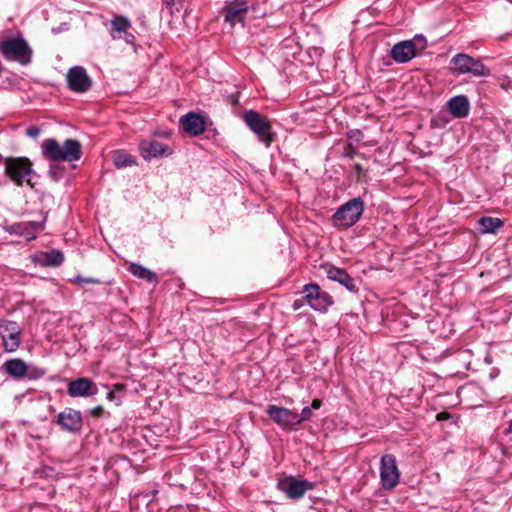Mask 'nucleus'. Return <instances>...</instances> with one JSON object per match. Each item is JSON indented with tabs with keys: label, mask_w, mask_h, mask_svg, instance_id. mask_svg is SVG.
I'll return each instance as SVG.
<instances>
[{
	"label": "nucleus",
	"mask_w": 512,
	"mask_h": 512,
	"mask_svg": "<svg viewBox=\"0 0 512 512\" xmlns=\"http://www.w3.org/2000/svg\"><path fill=\"white\" fill-rule=\"evenodd\" d=\"M44 158L52 161H77L81 158V144L75 139H66L61 146L54 138L43 141L41 145Z\"/></svg>",
	"instance_id": "obj_1"
},
{
	"label": "nucleus",
	"mask_w": 512,
	"mask_h": 512,
	"mask_svg": "<svg viewBox=\"0 0 512 512\" xmlns=\"http://www.w3.org/2000/svg\"><path fill=\"white\" fill-rule=\"evenodd\" d=\"M5 174L17 186L24 182L32 186L31 179L35 175L32 162L27 157H6L3 159Z\"/></svg>",
	"instance_id": "obj_2"
},
{
	"label": "nucleus",
	"mask_w": 512,
	"mask_h": 512,
	"mask_svg": "<svg viewBox=\"0 0 512 512\" xmlns=\"http://www.w3.org/2000/svg\"><path fill=\"white\" fill-rule=\"evenodd\" d=\"M364 211V202L360 197L353 198L340 206L333 214L334 226L339 229H347L356 224Z\"/></svg>",
	"instance_id": "obj_3"
},
{
	"label": "nucleus",
	"mask_w": 512,
	"mask_h": 512,
	"mask_svg": "<svg viewBox=\"0 0 512 512\" xmlns=\"http://www.w3.org/2000/svg\"><path fill=\"white\" fill-rule=\"evenodd\" d=\"M0 53L8 61L27 65L32 59V49L23 38H8L0 43Z\"/></svg>",
	"instance_id": "obj_4"
},
{
	"label": "nucleus",
	"mask_w": 512,
	"mask_h": 512,
	"mask_svg": "<svg viewBox=\"0 0 512 512\" xmlns=\"http://www.w3.org/2000/svg\"><path fill=\"white\" fill-rule=\"evenodd\" d=\"M450 63L453 65V73L456 75L472 74L476 77L490 75V70L478 59L464 53H458L452 57Z\"/></svg>",
	"instance_id": "obj_5"
},
{
	"label": "nucleus",
	"mask_w": 512,
	"mask_h": 512,
	"mask_svg": "<svg viewBox=\"0 0 512 512\" xmlns=\"http://www.w3.org/2000/svg\"><path fill=\"white\" fill-rule=\"evenodd\" d=\"M243 120L249 129L257 135L258 139L266 145V147L271 145L273 142V133L271 123L267 117L261 115L255 110H249L244 113Z\"/></svg>",
	"instance_id": "obj_6"
},
{
	"label": "nucleus",
	"mask_w": 512,
	"mask_h": 512,
	"mask_svg": "<svg viewBox=\"0 0 512 512\" xmlns=\"http://www.w3.org/2000/svg\"><path fill=\"white\" fill-rule=\"evenodd\" d=\"M315 483L295 476H286L277 482V489L291 500L301 499L307 491L313 490Z\"/></svg>",
	"instance_id": "obj_7"
},
{
	"label": "nucleus",
	"mask_w": 512,
	"mask_h": 512,
	"mask_svg": "<svg viewBox=\"0 0 512 512\" xmlns=\"http://www.w3.org/2000/svg\"><path fill=\"white\" fill-rule=\"evenodd\" d=\"M400 470L394 455L386 454L380 460V482L384 490H393L400 481Z\"/></svg>",
	"instance_id": "obj_8"
},
{
	"label": "nucleus",
	"mask_w": 512,
	"mask_h": 512,
	"mask_svg": "<svg viewBox=\"0 0 512 512\" xmlns=\"http://www.w3.org/2000/svg\"><path fill=\"white\" fill-rule=\"evenodd\" d=\"M0 336L6 352H15L21 344V328L16 321L0 319Z\"/></svg>",
	"instance_id": "obj_9"
},
{
	"label": "nucleus",
	"mask_w": 512,
	"mask_h": 512,
	"mask_svg": "<svg viewBox=\"0 0 512 512\" xmlns=\"http://www.w3.org/2000/svg\"><path fill=\"white\" fill-rule=\"evenodd\" d=\"M249 6L246 0H230L227 1L221 10L224 21L231 27L237 23L244 24Z\"/></svg>",
	"instance_id": "obj_10"
},
{
	"label": "nucleus",
	"mask_w": 512,
	"mask_h": 512,
	"mask_svg": "<svg viewBox=\"0 0 512 512\" xmlns=\"http://www.w3.org/2000/svg\"><path fill=\"white\" fill-rule=\"evenodd\" d=\"M303 293L308 304L316 311L324 312L333 303L332 297L317 284L305 285Z\"/></svg>",
	"instance_id": "obj_11"
},
{
	"label": "nucleus",
	"mask_w": 512,
	"mask_h": 512,
	"mask_svg": "<svg viewBox=\"0 0 512 512\" xmlns=\"http://www.w3.org/2000/svg\"><path fill=\"white\" fill-rule=\"evenodd\" d=\"M66 80L69 89L76 93L87 92L92 85V79L81 66L70 68L66 74Z\"/></svg>",
	"instance_id": "obj_12"
},
{
	"label": "nucleus",
	"mask_w": 512,
	"mask_h": 512,
	"mask_svg": "<svg viewBox=\"0 0 512 512\" xmlns=\"http://www.w3.org/2000/svg\"><path fill=\"white\" fill-rule=\"evenodd\" d=\"M56 423L64 431L78 433L83 426L81 412L72 408H65L57 415Z\"/></svg>",
	"instance_id": "obj_13"
},
{
	"label": "nucleus",
	"mask_w": 512,
	"mask_h": 512,
	"mask_svg": "<svg viewBox=\"0 0 512 512\" xmlns=\"http://www.w3.org/2000/svg\"><path fill=\"white\" fill-rule=\"evenodd\" d=\"M267 415L281 428L292 429L296 426V412L286 407L269 405Z\"/></svg>",
	"instance_id": "obj_14"
},
{
	"label": "nucleus",
	"mask_w": 512,
	"mask_h": 512,
	"mask_svg": "<svg viewBox=\"0 0 512 512\" xmlns=\"http://www.w3.org/2000/svg\"><path fill=\"white\" fill-rule=\"evenodd\" d=\"M67 393L70 397H89L97 393V386L90 378L80 377L68 383Z\"/></svg>",
	"instance_id": "obj_15"
},
{
	"label": "nucleus",
	"mask_w": 512,
	"mask_h": 512,
	"mask_svg": "<svg viewBox=\"0 0 512 512\" xmlns=\"http://www.w3.org/2000/svg\"><path fill=\"white\" fill-rule=\"evenodd\" d=\"M390 56L397 63H406L416 56V46L412 40H406L395 44Z\"/></svg>",
	"instance_id": "obj_16"
},
{
	"label": "nucleus",
	"mask_w": 512,
	"mask_h": 512,
	"mask_svg": "<svg viewBox=\"0 0 512 512\" xmlns=\"http://www.w3.org/2000/svg\"><path fill=\"white\" fill-rule=\"evenodd\" d=\"M322 268L325 270L326 275L330 280L338 282L349 291H357L354 279L344 269L337 268L329 264L323 265Z\"/></svg>",
	"instance_id": "obj_17"
},
{
	"label": "nucleus",
	"mask_w": 512,
	"mask_h": 512,
	"mask_svg": "<svg viewBox=\"0 0 512 512\" xmlns=\"http://www.w3.org/2000/svg\"><path fill=\"white\" fill-rule=\"evenodd\" d=\"M180 125L189 135L199 136L205 131V122L201 115L189 112L180 118Z\"/></svg>",
	"instance_id": "obj_18"
},
{
	"label": "nucleus",
	"mask_w": 512,
	"mask_h": 512,
	"mask_svg": "<svg viewBox=\"0 0 512 512\" xmlns=\"http://www.w3.org/2000/svg\"><path fill=\"white\" fill-rule=\"evenodd\" d=\"M139 151L145 160L166 155L168 147L156 140H143L139 144Z\"/></svg>",
	"instance_id": "obj_19"
},
{
	"label": "nucleus",
	"mask_w": 512,
	"mask_h": 512,
	"mask_svg": "<svg viewBox=\"0 0 512 512\" xmlns=\"http://www.w3.org/2000/svg\"><path fill=\"white\" fill-rule=\"evenodd\" d=\"M447 108L453 117L464 118L469 114V100L465 95L454 96L447 102Z\"/></svg>",
	"instance_id": "obj_20"
},
{
	"label": "nucleus",
	"mask_w": 512,
	"mask_h": 512,
	"mask_svg": "<svg viewBox=\"0 0 512 512\" xmlns=\"http://www.w3.org/2000/svg\"><path fill=\"white\" fill-rule=\"evenodd\" d=\"M2 368L5 371V373H7L10 377L15 379H22L28 373V365L25 363L24 360L20 358L7 360L2 365Z\"/></svg>",
	"instance_id": "obj_21"
},
{
	"label": "nucleus",
	"mask_w": 512,
	"mask_h": 512,
	"mask_svg": "<svg viewBox=\"0 0 512 512\" xmlns=\"http://www.w3.org/2000/svg\"><path fill=\"white\" fill-rule=\"evenodd\" d=\"M110 23V35L114 40L120 39L122 32H125V30H128L131 27V21L123 15H115L111 19Z\"/></svg>",
	"instance_id": "obj_22"
},
{
	"label": "nucleus",
	"mask_w": 512,
	"mask_h": 512,
	"mask_svg": "<svg viewBox=\"0 0 512 512\" xmlns=\"http://www.w3.org/2000/svg\"><path fill=\"white\" fill-rule=\"evenodd\" d=\"M503 225L499 218L484 216L478 220V230L481 234L496 233Z\"/></svg>",
	"instance_id": "obj_23"
},
{
	"label": "nucleus",
	"mask_w": 512,
	"mask_h": 512,
	"mask_svg": "<svg viewBox=\"0 0 512 512\" xmlns=\"http://www.w3.org/2000/svg\"><path fill=\"white\" fill-rule=\"evenodd\" d=\"M128 271L135 277L143 279V280L147 281L148 283L158 281L156 273H154L153 271L149 270L148 268H146L140 264L132 263L128 267Z\"/></svg>",
	"instance_id": "obj_24"
},
{
	"label": "nucleus",
	"mask_w": 512,
	"mask_h": 512,
	"mask_svg": "<svg viewBox=\"0 0 512 512\" xmlns=\"http://www.w3.org/2000/svg\"><path fill=\"white\" fill-rule=\"evenodd\" d=\"M64 261L63 253L59 250L45 252L41 256V264L46 267L60 266Z\"/></svg>",
	"instance_id": "obj_25"
},
{
	"label": "nucleus",
	"mask_w": 512,
	"mask_h": 512,
	"mask_svg": "<svg viewBox=\"0 0 512 512\" xmlns=\"http://www.w3.org/2000/svg\"><path fill=\"white\" fill-rule=\"evenodd\" d=\"M113 161H114V165L117 168H124V167L132 166V165L136 164V160L133 156L123 153V152L116 153Z\"/></svg>",
	"instance_id": "obj_26"
},
{
	"label": "nucleus",
	"mask_w": 512,
	"mask_h": 512,
	"mask_svg": "<svg viewBox=\"0 0 512 512\" xmlns=\"http://www.w3.org/2000/svg\"><path fill=\"white\" fill-rule=\"evenodd\" d=\"M46 374V370L42 367L28 365V373L25 377L30 380L42 378Z\"/></svg>",
	"instance_id": "obj_27"
},
{
	"label": "nucleus",
	"mask_w": 512,
	"mask_h": 512,
	"mask_svg": "<svg viewBox=\"0 0 512 512\" xmlns=\"http://www.w3.org/2000/svg\"><path fill=\"white\" fill-rule=\"evenodd\" d=\"M312 415H313V414H312V409H311L310 407H307V406H306V407H304V408L302 409V411H301V414H300V415H298V414L296 413V420H297V421H296V425H299V424H301V423H302V422H304V421H308V420H310V419H311V417H312Z\"/></svg>",
	"instance_id": "obj_28"
},
{
	"label": "nucleus",
	"mask_w": 512,
	"mask_h": 512,
	"mask_svg": "<svg viewBox=\"0 0 512 512\" xmlns=\"http://www.w3.org/2000/svg\"><path fill=\"white\" fill-rule=\"evenodd\" d=\"M25 225L27 226V229H24V236L27 237V239H34L35 238V235L33 234V232L30 231V228L34 229V230H41L43 227H42V224L41 223H38V222H30V223H25Z\"/></svg>",
	"instance_id": "obj_29"
},
{
	"label": "nucleus",
	"mask_w": 512,
	"mask_h": 512,
	"mask_svg": "<svg viewBox=\"0 0 512 512\" xmlns=\"http://www.w3.org/2000/svg\"><path fill=\"white\" fill-rule=\"evenodd\" d=\"M24 229H27V226L25 225V223H16V224H12L9 227H7L6 230L10 234L20 235V234H24Z\"/></svg>",
	"instance_id": "obj_30"
},
{
	"label": "nucleus",
	"mask_w": 512,
	"mask_h": 512,
	"mask_svg": "<svg viewBox=\"0 0 512 512\" xmlns=\"http://www.w3.org/2000/svg\"><path fill=\"white\" fill-rule=\"evenodd\" d=\"M73 282L80 285V286H83L84 284H98L100 283V281L96 278H93V277H81V276H76L74 279H73Z\"/></svg>",
	"instance_id": "obj_31"
},
{
	"label": "nucleus",
	"mask_w": 512,
	"mask_h": 512,
	"mask_svg": "<svg viewBox=\"0 0 512 512\" xmlns=\"http://www.w3.org/2000/svg\"><path fill=\"white\" fill-rule=\"evenodd\" d=\"M163 2L171 14H173L174 8L179 10V7H182L183 4V0H163Z\"/></svg>",
	"instance_id": "obj_32"
},
{
	"label": "nucleus",
	"mask_w": 512,
	"mask_h": 512,
	"mask_svg": "<svg viewBox=\"0 0 512 512\" xmlns=\"http://www.w3.org/2000/svg\"><path fill=\"white\" fill-rule=\"evenodd\" d=\"M356 155H358V153H357V150L355 149V147L352 144H348L347 147L345 148L344 156L349 159H352Z\"/></svg>",
	"instance_id": "obj_33"
},
{
	"label": "nucleus",
	"mask_w": 512,
	"mask_h": 512,
	"mask_svg": "<svg viewBox=\"0 0 512 512\" xmlns=\"http://www.w3.org/2000/svg\"><path fill=\"white\" fill-rule=\"evenodd\" d=\"M120 39L124 40L127 44L133 45L135 42V36L128 32V30H125V32H122Z\"/></svg>",
	"instance_id": "obj_34"
},
{
	"label": "nucleus",
	"mask_w": 512,
	"mask_h": 512,
	"mask_svg": "<svg viewBox=\"0 0 512 512\" xmlns=\"http://www.w3.org/2000/svg\"><path fill=\"white\" fill-rule=\"evenodd\" d=\"M40 134V129L37 126H29L26 130V135L31 138H37Z\"/></svg>",
	"instance_id": "obj_35"
},
{
	"label": "nucleus",
	"mask_w": 512,
	"mask_h": 512,
	"mask_svg": "<svg viewBox=\"0 0 512 512\" xmlns=\"http://www.w3.org/2000/svg\"><path fill=\"white\" fill-rule=\"evenodd\" d=\"M353 167H354V170H355V172L357 174L358 179H360L363 176V174H364L363 167L359 163H355Z\"/></svg>",
	"instance_id": "obj_36"
},
{
	"label": "nucleus",
	"mask_w": 512,
	"mask_h": 512,
	"mask_svg": "<svg viewBox=\"0 0 512 512\" xmlns=\"http://www.w3.org/2000/svg\"><path fill=\"white\" fill-rule=\"evenodd\" d=\"M103 413V407L102 406H96L91 410V415L93 417H99Z\"/></svg>",
	"instance_id": "obj_37"
},
{
	"label": "nucleus",
	"mask_w": 512,
	"mask_h": 512,
	"mask_svg": "<svg viewBox=\"0 0 512 512\" xmlns=\"http://www.w3.org/2000/svg\"><path fill=\"white\" fill-rule=\"evenodd\" d=\"M107 399L110 400V401H116V404L117 405H120L121 404V400L116 398L114 392L110 391L107 393Z\"/></svg>",
	"instance_id": "obj_38"
},
{
	"label": "nucleus",
	"mask_w": 512,
	"mask_h": 512,
	"mask_svg": "<svg viewBox=\"0 0 512 512\" xmlns=\"http://www.w3.org/2000/svg\"><path fill=\"white\" fill-rule=\"evenodd\" d=\"M321 405H322V401L320 399H314L311 403L310 408L317 410L321 407Z\"/></svg>",
	"instance_id": "obj_39"
},
{
	"label": "nucleus",
	"mask_w": 512,
	"mask_h": 512,
	"mask_svg": "<svg viewBox=\"0 0 512 512\" xmlns=\"http://www.w3.org/2000/svg\"><path fill=\"white\" fill-rule=\"evenodd\" d=\"M302 306V304L300 303V300H295L294 303H293V308L295 310L299 309L300 307Z\"/></svg>",
	"instance_id": "obj_40"
},
{
	"label": "nucleus",
	"mask_w": 512,
	"mask_h": 512,
	"mask_svg": "<svg viewBox=\"0 0 512 512\" xmlns=\"http://www.w3.org/2000/svg\"><path fill=\"white\" fill-rule=\"evenodd\" d=\"M449 417V414L448 413H441L437 416V419L438 420H441V419H446Z\"/></svg>",
	"instance_id": "obj_41"
},
{
	"label": "nucleus",
	"mask_w": 512,
	"mask_h": 512,
	"mask_svg": "<svg viewBox=\"0 0 512 512\" xmlns=\"http://www.w3.org/2000/svg\"><path fill=\"white\" fill-rule=\"evenodd\" d=\"M506 432H507V433H512V420L510 421L509 426H508V428L506 429Z\"/></svg>",
	"instance_id": "obj_42"
},
{
	"label": "nucleus",
	"mask_w": 512,
	"mask_h": 512,
	"mask_svg": "<svg viewBox=\"0 0 512 512\" xmlns=\"http://www.w3.org/2000/svg\"><path fill=\"white\" fill-rule=\"evenodd\" d=\"M123 385L122 384H115L114 385V388L119 390V389H122Z\"/></svg>",
	"instance_id": "obj_43"
},
{
	"label": "nucleus",
	"mask_w": 512,
	"mask_h": 512,
	"mask_svg": "<svg viewBox=\"0 0 512 512\" xmlns=\"http://www.w3.org/2000/svg\"><path fill=\"white\" fill-rule=\"evenodd\" d=\"M447 120H443V126L447 124Z\"/></svg>",
	"instance_id": "obj_44"
},
{
	"label": "nucleus",
	"mask_w": 512,
	"mask_h": 512,
	"mask_svg": "<svg viewBox=\"0 0 512 512\" xmlns=\"http://www.w3.org/2000/svg\"><path fill=\"white\" fill-rule=\"evenodd\" d=\"M508 1L512 3V0H508Z\"/></svg>",
	"instance_id": "obj_45"
}]
</instances>
